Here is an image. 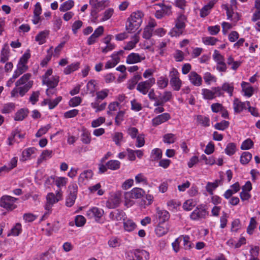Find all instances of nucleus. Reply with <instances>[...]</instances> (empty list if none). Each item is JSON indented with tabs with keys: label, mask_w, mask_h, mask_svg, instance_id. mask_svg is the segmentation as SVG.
<instances>
[{
	"label": "nucleus",
	"mask_w": 260,
	"mask_h": 260,
	"mask_svg": "<svg viewBox=\"0 0 260 260\" xmlns=\"http://www.w3.org/2000/svg\"><path fill=\"white\" fill-rule=\"evenodd\" d=\"M144 14L139 11L132 13L127 18L126 30L128 33H132L137 30L142 22Z\"/></svg>",
	"instance_id": "nucleus-1"
},
{
	"label": "nucleus",
	"mask_w": 260,
	"mask_h": 260,
	"mask_svg": "<svg viewBox=\"0 0 260 260\" xmlns=\"http://www.w3.org/2000/svg\"><path fill=\"white\" fill-rule=\"evenodd\" d=\"M17 199L10 196H3L0 200V206L8 210L12 211L16 208L14 204Z\"/></svg>",
	"instance_id": "nucleus-2"
},
{
	"label": "nucleus",
	"mask_w": 260,
	"mask_h": 260,
	"mask_svg": "<svg viewBox=\"0 0 260 260\" xmlns=\"http://www.w3.org/2000/svg\"><path fill=\"white\" fill-rule=\"evenodd\" d=\"M155 83V80L154 78H150L148 80L139 83L137 85V90L145 95Z\"/></svg>",
	"instance_id": "nucleus-3"
},
{
	"label": "nucleus",
	"mask_w": 260,
	"mask_h": 260,
	"mask_svg": "<svg viewBox=\"0 0 260 260\" xmlns=\"http://www.w3.org/2000/svg\"><path fill=\"white\" fill-rule=\"evenodd\" d=\"M202 94L204 99L207 100H212L216 96H220L223 94L221 91L220 87H213L212 90L208 89H202Z\"/></svg>",
	"instance_id": "nucleus-4"
},
{
	"label": "nucleus",
	"mask_w": 260,
	"mask_h": 260,
	"mask_svg": "<svg viewBox=\"0 0 260 260\" xmlns=\"http://www.w3.org/2000/svg\"><path fill=\"white\" fill-rule=\"evenodd\" d=\"M145 191L140 188L136 187L133 188L131 191L126 192L125 193V204H128V201L131 202V199H137L141 198L144 196Z\"/></svg>",
	"instance_id": "nucleus-5"
},
{
	"label": "nucleus",
	"mask_w": 260,
	"mask_h": 260,
	"mask_svg": "<svg viewBox=\"0 0 260 260\" xmlns=\"http://www.w3.org/2000/svg\"><path fill=\"white\" fill-rule=\"evenodd\" d=\"M205 207L202 205L198 206L196 209L191 213L190 217L192 220H199L201 218H205L208 215Z\"/></svg>",
	"instance_id": "nucleus-6"
},
{
	"label": "nucleus",
	"mask_w": 260,
	"mask_h": 260,
	"mask_svg": "<svg viewBox=\"0 0 260 260\" xmlns=\"http://www.w3.org/2000/svg\"><path fill=\"white\" fill-rule=\"evenodd\" d=\"M135 257H129L127 260H148L149 257V253L145 250L135 249L133 252ZM128 257H130L128 255Z\"/></svg>",
	"instance_id": "nucleus-7"
},
{
	"label": "nucleus",
	"mask_w": 260,
	"mask_h": 260,
	"mask_svg": "<svg viewBox=\"0 0 260 260\" xmlns=\"http://www.w3.org/2000/svg\"><path fill=\"white\" fill-rule=\"evenodd\" d=\"M156 7H159L160 9L156 10L155 14V16L158 18L160 19L165 15H169L171 13V7L166 6L163 4H158L155 5Z\"/></svg>",
	"instance_id": "nucleus-8"
},
{
	"label": "nucleus",
	"mask_w": 260,
	"mask_h": 260,
	"mask_svg": "<svg viewBox=\"0 0 260 260\" xmlns=\"http://www.w3.org/2000/svg\"><path fill=\"white\" fill-rule=\"evenodd\" d=\"M170 216V213L168 211L160 210L159 208H156L155 217L158 222L166 223V221L169 219Z\"/></svg>",
	"instance_id": "nucleus-9"
},
{
	"label": "nucleus",
	"mask_w": 260,
	"mask_h": 260,
	"mask_svg": "<svg viewBox=\"0 0 260 260\" xmlns=\"http://www.w3.org/2000/svg\"><path fill=\"white\" fill-rule=\"evenodd\" d=\"M170 229V225L168 223L158 222L155 232L158 237H161L167 234Z\"/></svg>",
	"instance_id": "nucleus-10"
},
{
	"label": "nucleus",
	"mask_w": 260,
	"mask_h": 260,
	"mask_svg": "<svg viewBox=\"0 0 260 260\" xmlns=\"http://www.w3.org/2000/svg\"><path fill=\"white\" fill-rule=\"evenodd\" d=\"M89 3L92 7L91 13L93 15L96 14L105 7L104 1H89Z\"/></svg>",
	"instance_id": "nucleus-11"
},
{
	"label": "nucleus",
	"mask_w": 260,
	"mask_h": 260,
	"mask_svg": "<svg viewBox=\"0 0 260 260\" xmlns=\"http://www.w3.org/2000/svg\"><path fill=\"white\" fill-rule=\"evenodd\" d=\"M171 118L170 115L168 113H165L157 116L154 117L152 120V125L153 126H157L169 120Z\"/></svg>",
	"instance_id": "nucleus-12"
},
{
	"label": "nucleus",
	"mask_w": 260,
	"mask_h": 260,
	"mask_svg": "<svg viewBox=\"0 0 260 260\" xmlns=\"http://www.w3.org/2000/svg\"><path fill=\"white\" fill-rule=\"evenodd\" d=\"M145 59V56L142 57L136 53H132L127 57L126 62L128 64H134L140 62Z\"/></svg>",
	"instance_id": "nucleus-13"
},
{
	"label": "nucleus",
	"mask_w": 260,
	"mask_h": 260,
	"mask_svg": "<svg viewBox=\"0 0 260 260\" xmlns=\"http://www.w3.org/2000/svg\"><path fill=\"white\" fill-rule=\"evenodd\" d=\"M59 82V77L57 76H52L50 78L42 80L43 84L46 85L48 88H55Z\"/></svg>",
	"instance_id": "nucleus-14"
},
{
	"label": "nucleus",
	"mask_w": 260,
	"mask_h": 260,
	"mask_svg": "<svg viewBox=\"0 0 260 260\" xmlns=\"http://www.w3.org/2000/svg\"><path fill=\"white\" fill-rule=\"evenodd\" d=\"M190 82L194 86H200L202 83V77L196 72H191L188 75Z\"/></svg>",
	"instance_id": "nucleus-15"
},
{
	"label": "nucleus",
	"mask_w": 260,
	"mask_h": 260,
	"mask_svg": "<svg viewBox=\"0 0 260 260\" xmlns=\"http://www.w3.org/2000/svg\"><path fill=\"white\" fill-rule=\"evenodd\" d=\"M47 203L45 205V209L47 210H50L52 206L55 203L59 201V199L55 198V196L53 193H49L47 197Z\"/></svg>",
	"instance_id": "nucleus-16"
},
{
	"label": "nucleus",
	"mask_w": 260,
	"mask_h": 260,
	"mask_svg": "<svg viewBox=\"0 0 260 260\" xmlns=\"http://www.w3.org/2000/svg\"><path fill=\"white\" fill-rule=\"evenodd\" d=\"M120 202V199L117 196H114L111 197L106 203V206L107 207L110 209H113L119 205Z\"/></svg>",
	"instance_id": "nucleus-17"
},
{
	"label": "nucleus",
	"mask_w": 260,
	"mask_h": 260,
	"mask_svg": "<svg viewBox=\"0 0 260 260\" xmlns=\"http://www.w3.org/2000/svg\"><path fill=\"white\" fill-rule=\"evenodd\" d=\"M10 49L7 44H4L1 52V62L5 63L9 58Z\"/></svg>",
	"instance_id": "nucleus-18"
},
{
	"label": "nucleus",
	"mask_w": 260,
	"mask_h": 260,
	"mask_svg": "<svg viewBox=\"0 0 260 260\" xmlns=\"http://www.w3.org/2000/svg\"><path fill=\"white\" fill-rule=\"evenodd\" d=\"M187 20L186 17L183 15L181 14L176 19L175 23V26L183 30H184L186 24H185V21Z\"/></svg>",
	"instance_id": "nucleus-19"
},
{
	"label": "nucleus",
	"mask_w": 260,
	"mask_h": 260,
	"mask_svg": "<svg viewBox=\"0 0 260 260\" xmlns=\"http://www.w3.org/2000/svg\"><path fill=\"white\" fill-rule=\"evenodd\" d=\"M28 110L27 109H21L18 110L15 114L14 120L15 121H22L28 114Z\"/></svg>",
	"instance_id": "nucleus-20"
},
{
	"label": "nucleus",
	"mask_w": 260,
	"mask_h": 260,
	"mask_svg": "<svg viewBox=\"0 0 260 260\" xmlns=\"http://www.w3.org/2000/svg\"><path fill=\"white\" fill-rule=\"evenodd\" d=\"M28 68L26 64H23L21 63H18L17 64V69L15 71L14 73V77L18 78L23 73L25 72Z\"/></svg>",
	"instance_id": "nucleus-21"
},
{
	"label": "nucleus",
	"mask_w": 260,
	"mask_h": 260,
	"mask_svg": "<svg viewBox=\"0 0 260 260\" xmlns=\"http://www.w3.org/2000/svg\"><path fill=\"white\" fill-rule=\"evenodd\" d=\"M139 33V31L133 36V40L129 41L127 43V45L124 47V50H130L135 47L136 44L139 41V37L138 35Z\"/></svg>",
	"instance_id": "nucleus-22"
},
{
	"label": "nucleus",
	"mask_w": 260,
	"mask_h": 260,
	"mask_svg": "<svg viewBox=\"0 0 260 260\" xmlns=\"http://www.w3.org/2000/svg\"><path fill=\"white\" fill-rule=\"evenodd\" d=\"M33 85V81H28L25 85L22 86L17 87L19 94L21 96H23L31 88Z\"/></svg>",
	"instance_id": "nucleus-23"
},
{
	"label": "nucleus",
	"mask_w": 260,
	"mask_h": 260,
	"mask_svg": "<svg viewBox=\"0 0 260 260\" xmlns=\"http://www.w3.org/2000/svg\"><path fill=\"white\" fill-rule=\"evenodd\" d=\"M241 86L245 95L250 97L253 94V88L248 83L243 82Z\"/></svg>",
	"instance_id": "nucleus-24"
},
{
	"label": "nucleus",
	"mask_w": 260,
	"mask_h": 260,
	"mask_svg": "<svg viewBox=\"0 0 260 260\" xmlns=\"http://www.w3.org/2000/svg\"><path fill=\"white\" fill-rule=\"evenodd\" d=\"M31 75L30 73H26L24 74L19 80H18L15 83V86L19 87L22 85H25L30 80Z\"/></svg>",
	"instance_id": "nucleus-25"
},
{
	"label": "nucleus",
	"mask_w": 260,
	"mask_h": 260,
	"mask_svg": "<svg viewBox=\"0 0 260 260\" xmlns=\"http://www.w3.org/2000/svg\"><path fill=\"white\" fill-rule=\"evenodd\" d=\"M103 210L96 207H93L87 212V215L100 218L103 216Z\"/></svg>",
	"instance_id": "nucleus-26"
},
{
	"label": "nucleus",
	"mask_w": 260,
	"mask_h": 260,
	"mask_svg": "<svg viewBox=\"0 0 260 260\" xmlns=\"http://www.w3.org/2000/svg\"><path fill=\"white\" fill-rule=\"evenodd\" d=\"M214 5V3L213 1H210L209 3L207 5H205L200 11V16L202 17H205L207 16L210 11V10L213 8Z\"/></svg>",
	"instance_id": "nucleus-27"
},
{
	"label": "nucleus",
	"mask_w": 260,
	"mask_h": 260,
	"mask_svg": "<svg viewBox=\"0 0 260 260\" xmlns=\"http://www.w3.org/2000/svg\"><path fill=\"white\" fill-rule=\"evenodd\" d=\"M123 226L125 231L127 232H132L136 229L137 225L133 220L127 219L124 220Z\"/></svg>",
	"instance_id": "nucleus-28"
},
{
	"label": "nucleus",
	"mask_w": 260,
	"mask_h": 260,
	"mask_svg": "<svg viewBox=\"0 0 260 260\" xmlns=\"http://www.w3.org/2000/svg\"><path fill=\"white\" fill-rule=\"evenodd\" d=\"M49 35L48 31H41L36 37L35 40L38 42L39 44L42 45L46 42V39Z\"/></svg>",
	"instance_id": "nucleus-29"
},
{
	"label": "nucleus",
	"mask_w": 260,
	"mask_h": 260,
	"mask_svg": "<svg viewBox=\"0 0 260 260\" xmlns=\"http://www.w3.org/2000/svg\"><path fill=\"white\" fill-rule=\"evenodd\" d=\"M252 154L249 152L245 151L242 153L240 161L242 165L247 164L252 158Z\"/></svg>",
	"instance_id": "nucleus-30"
},
{
	"label": "nucleus",
	"mask_w": 260,
	"mask_h": 260,
	"mask_svg": "<svg viewBox=\"0 0 260 260\" xmlns=\"http://www.w3.org/2000/svg\"><path fill=\"white\" fill-rule=\"evenodd\" d=\"M234 109L236 113L241 112L245 108V103L236 99L234 101Z\"/></svg>",
	"instance_id": "nucleus-31"
},
{
	"label": "nucleus",
	"mask_w": 260,
	"mask_h": 260,
	"mask_svg": "<svg viewBox=\"0 0 260 260\" xmlns=\"http://www.w3.org/2000/svg\"><path fill=\"white\" fill-rule=\"evenodd\" d=\"M142 79L140 75H135L131 80L128 81L127 88L130 89H133L138 82Z\"/></svg>",
	"instance_id": "nucleus-32"
},
{
	"label": "nucleus",
	"mask_w": 260,
	"mask_h": 260,
	"mask_svg": "<svg viewBox=\"0 0 260 260\" xmlns=\"http://www.w3.org/2000/svg\"><path fill=\"white\" fill-rule=\"evenodd\" d=\"M221 182V180H216L215 182L213 183L208 182L206 186V190L210 194H213V190L218 186L219 183Z\"/></svg>",
	"instance_id": "nucleus-33"
},
{
	"label": "nucleus",
	"mask_w": 260,
	"mask_h": 260,
	"mask_svg": "<svg viewBox=\"0 0 260 260\" xmlns=\"http://www.w3.org/2000/svg\"><path fill=\"white\" fill-rule=\"evenodd\" d=\"M152 161H157L162 157V151L159 148H155L152 150L151 155Z\"/></svg>",
	"instance_id": "nucleus-34"
},
{
	"label": "nucleus",
	"mask_w": 260,
	"mask_h": 260,
	"mask_svg": "<svg viewBox=\"0 0 260 260\" xmlns=\"http://www.w3.org/2000/svg\"><path fill=\"white\" fill-rule=\"evenodd\" d=\"M255 8L256 10L252 18V21L254 22L260 19V1H255Z\"/></svg>",
	"instance_id": "nucleus-35"
},
{
	"label": "nucleus",
	"mask_w": 260,
	"mask_h": 260,
	"mask_svg": "<svg viewBox=\"0 0 260 260\" xmlns=\"http://www.w3.org/2000/svg\"><path fill=\"white\" fill-rule=\"evenodd\" d=\"M92 172L91 170L84 171L81 173L79 177V182H83L85 179H88L92 177Z\"/></svg>",
	"instance_id": "nucleus-36"
},
{
	"label": "nucleus",
	"mask_w": 260,
	"mask_h": 260,
	"mask_svg": "<svg viewBox=\"0 0 260 260\" xmlns=\"http://www.w3.org/2000/svg\"><path fill=\"white\" fill-rule=\"evenodd\" d=\"M170 84L174 90L178 91L181 88L182 81L179 77L175 79H170Z\"/></svg>",
	"instance_id": "nucleus-37"
},
{
	"label": "nucleus",
	"mask_w": 260,
	"mask_h": 260,
	"mask_svg": "<svg viewBox=\"0 0 260 260\" xmlns=\"http://www.w3.org/2000/svg\"><path fill=\"white\" fill-rule=\"evenodd\" d=\"M120 163L118 160H110L106 163L107 168L110 170H115L119 168Z\"/></svg>",
	"instance_id": "nucleus-38"
},
{
	"label": "nucleus",
	"mask_w": 260,
	"mask_h": 260,
	"mask_svg": "<svg viewBox=\"0 0 260 260\" xmlns=\"http://www.w3.org/2000/svg\"><path fill=\"white\" fill-rule=\"evenodd\" d=\"M79 67V63H73L68 66L64 70V73L66 74H70L72 72L77 70Z\"/></svg>",
	"instance_id": "nucleus-39"
},
{
	"label": "nucleus",
	"mask_w": 260,
	"mask_h": 260,
	"mask_svg": "<svg viewBox=\"0 0 260 260\" xmlns=\"http://www.w3.org/2000/svg\"><path fill=\"white\" fill-rule=\"evenodd\" d=\"M197 121L203 126L210 125V119L208 117L202 115L197 116Z\"/></svg>",
	"instance_id": "nucleus-40"
},
{
	"label": "nucleus",
	"mask_w": 260,
	"mask_h": 260,
	"mask_svg": "<svg viewBox=\"0 0 260 260\" xmlns=\"http://www.w3.org/2000/svg\"><path fill=\"white\" fill-rule=\"evenodd\" d=\"M74 6V1H65L59 7V10L65 12L71 9Z\"/></svg>",
	"instance_id": "nucleus-41"
},
{
	"label": "nucleus",
	"mask_w": 260,
	"mask_h": 260,
	"mask_svg": "<svg viewBox=\"0 0 260 260\" xmlns=\"http://www.w3.org/2000/svg\"><path fill=\"white\" fill-rule=\"evenodd\" d=\"M236 148V146L235 143H230L227 145L225 149V152L228 155H232L235 153Z\"/></svg>",
	"instance_id": "nucleus-42"
},
{
	"label": "nucleus",
	"mask_w": 260,
	"mask_h": 260,
	"mask_svg": "<svg viewBox=\"0 0 260 260\" xmlns=\"http://www.w3.org/2000/svg\"><path fill=\"white\" fill-rule=\"evenodd\" d=\"M218 41L217 38L212 37H207L203 38V42L207 45H214Z\"/></svg>",
	"instance_id": "nucleus-43"
},
{
	"label": "nucleus",
	"mask_w": 260,
	"mask_h": 260,
	"mask_svg": "<svg viewBox=\"0 0 260 260\" xmlns=\"http://www.w3.org/2000/svg\"><path fill=\"white\" fill-rule=\"evenodd\" d=\"M253 146V142L250 139H247L245 140L241 146L242 150H248L252 148Z\"/></svg>",
	"instance_id": "nucleus-44"
},
{
	"label": "nucleus",
	"mask_w": 260,
	"mask_h": 260,
	"mask_svg": "<svg viewBox=\"0 0 260 260\" xmlns=\"http://www.w3.org/2000/svg\"><path fill=\"white\" fill-rule=\"evenodd\" d=\"M256 225V221L254 217H251L250 220V223L247 227V232L248 234L251 235L253 233V231L255 228Z\"/></svg>",
	"instance_id": "nucleus-45"
},
{
	"label": "nucleus",
	"mask_w": 260,
	"mask_h": 260,
	"mask_svg": "<svg viewBox=\"0 0 260 260\" xmlns=\"http://www.w3.org/2000/svg\"><path fill=\"white\" fill-rule=\"evenodd\" d=\"M175 135L173 134H167L163 137V141L166 143L172 144L175 142Z\"/></svg>",
	"instance_id": "nucleus-46"
},
{
	"label": "nucleus",
	"mask_w": 260,
	"mask_h": 260,
	"mask_svg": "<svg viewBox=\"0 0 260 260\" xmlns=\"http://www.w3.org/2000/svg\"><path fill=\"white\" fill-rule=\"evenodd\" d=\"M229 125V122L228 121L222 120L220 122L215 124L214 127L216 129L223 131Z\"/></svg>",
	"instance_id": "nucleus-47"
},
{
	"label": "nucleus",
	"mask_w": 260,
	"mask_h": 260,
	"mask_svg": "<svg viewBox=\"0 0 260 260\" xmlns=\"http://www.w3.org/2000/svg\"><path fill=\"white\" fill-rule=\"evenodd\" d=\"M196 204L192 200H187L183 205V208L186 211H190L195 206Z\"/></svg>",
	"instance_id": "nucleus-48"
},
{
	"label": "nucleus",
	"mask_w": 260,
	"mask_h": 260,
	"mask_svg": "<svg viewBox=\"0 0 260 260\" xmlns=\"http://www.w3.org/2000/svg\"><path fill=\"white\" fill-rule=\"evenodd\" d=\"M183 30L176 27L175 26L173 27L169 33V35L171 37H178L182 35L183 32Z\"/></svg>",
	"instance_id": "nucleus-49"
},
{
	"label": "nucleus",
	"mask_w": 260,
	"mask_h": 260,
	"mask_svg": "<svg viewBox=\"0 0 260 260\" xmlns=\"http://www.w3.org/2000/svg\"><path fill=\"white\" fill-rule=\"evenodd\" d=\"M15 108V105L13 103H8L5 105L2 110L3 113H9L12 112Z\"/></svg>",
	"instance_id": "nucleus-50"
},
{
	"label": "nucleus",
	"mask_w": 260,
	"mask_h": 260,
	"mask_svg": "<svg viewBox=\"0 0 260 260\" xmlns=\"http://www.w3.org/2000/svg\"><path fill=\"white\" fill-rule=\"evenodd\" d=\"M123 139V134L121 133L116 132L113 137V140L117 146H120V142Z\"/></svg>",
	"instance_id": "nucleus-51"
},
{
	"label": "nucleus",
	"mask_w": 260,
	"mask_h": 260,
	"mask_svg": "<svg viewBox=\"0 0 260 260\" xmlns=\"http://www.w3.org/2000/svg\"><path fill=\"white\" fill-rule=\"evenodd\" d=\"M220 88L221 92L222 90H223L229 93L230 96L232 95L233 91L234 90V87L231 85L230 84L228 83H225L222 85V87Z\"/></svg>",
	"instance_id": "nucleus-52"
},
{
	"label": "nucleus",
	"mask_w": 260,
	"mask_h": 260,
	"mask_svg": "<svg viewBox=\"0 0 260 260\" xmlns=\"http://www.w3.org/2000/svg\"><path fill=\"white\" fill-rule=\"evenodd\" d=\"M51 128L50 124H48L46 126L40 128L36 134V137L37 138L41 137L43 135L46 134L49 129Z\"/></svg>",
	"instance_id": "nucleus-53"
},
{
	"label": "nucleus",
	"mask_w": 260,
	"mask_h": 260,
	"mask_svg": "<svg viewBox=\"0 0 260 260\" xmlns=\"http://www.w3.org/2000/svg\"><path fill=\"white\" fill-rule=\"evenodd\" d=\"M76 225L77 226H82L86 222V219L82 215H78L75 219Z\"/></svg>",
	"instance_id": "nucleus-54"
},
{
	"label": "nucleus",
	"mask_w": 260,
	"mask_h": 260,
	"mask_svg": "<svg viewBox=\"0 0 260 260\" xmlns=\"http://www.w3.org/2000/svg\"><path fill=\"white\" fill-rule=\"evenodd\" d=\"M36 150V149L34 147L29 148L26 150H24L22 152L23 157H24L25 160L27 159L28 158H29L30 156V155L32 154H33L35 152Z\"/></svg>",
	"instance_id": "nucleus-55"
},
{
	"label": "nucleus",
	"mask_w": 260,
	"mask_h": 260,
	"mask_svg": "<svg viewBox=\"0 0 260 260\" xmlns=\"http://www.w3.org/2000/svg\"><path fill=\"white\" fill-rule=\"evenodd\" d=\"M157 84L160 88L166 87L168 84V79L166 78L161 77L157 80Z\"/></svg>",
	"instance_id": "nucleus-56"
},
{
	"label": "nucleus",
	"mask_w": 260,
	"mask_h": 260,
	"mask_svg": "<svg viewBox=\"0 0 260 260\" xmlns=\"http://www.w3.org/2000/svg\"><path fill=\"white\" fill-rule=\"evenodd\" d=\"M82 99L79 96H75L71 99L69 101V105L71 107H76L80 104Z\"/></svg>",
	"instance_id": "nucleus-57"
},
{
	"label": "nucleus",
	"mask_w": 260,
	"mask_h": 260,
	"mask_svg": "<svg viewBox=\"0 0 260 260\" xmlns=\"http://www.w3.org/2000/svg\"><path fill=\"white\" fill-rule=\"evenodd\" d=\"M52 151L49 150H44L40 156V158L38 159V163L42 162L44 160L46 159L47 157H51Z\"/></svg>",
	"instance_id": "nucleus-58"
},
{
	"label": "nucleus",
	"mask_w": 260,
	"mask_h": 260,
	"mask_svg": "<svg viewBox=\"0 0 260 260\" xmlns=\"http://www.w3.org/2000/svg\"><path fill=\"white\" fill-rule=\"evenodd\" d=\"M119 106V104L117 102L111 103L108 106L109 110L107 111L108 114L112 115V112L116 111Z\"/></svg>",
	"instance_id": "nucleus-59"
},
{
	"label": "nucleus",
	"mask_w": 260,
	"mask_h": 260,
	"mask_svg": "<svg viewBox=\"0 0 260 260\" xmlns=\"http://www.w3.org/2000/svg\"><path fill=\"white\" fill-rule=\"evenodd\" d=\"M203 78L205 80V82L208 84H210L211 81H216L215 77L214 76L212 75L211 73L209 72L206 73L204 74Z\"/></svg>",
	"instance_id": "nucleus-60"
},
{
	"label": "nucleus",
	"mask_w": 260,
	"mask_h": 260,
	"mask_svg": "<svg viewBox=\"0 0 260 260\" xmlns=\"http://www.w3.org/2000/svg\"><path fill=\"white\" fill-rule=\"evenodd\" d=\"M213 58L215 61L218 63H221L224 61V57L221 55L218 51L215 50L213 55Z\"/></svg>",
	"instance_id": "nucleus-61"
},
{
	"label": "nucleus",
	"mask_w": 260,
	"mask_h": 260,
	"mask_svg": "<svg viewBox=\"0 0 260 260\" xmlns=\"http://www.w3.org/2000/svg\"><path fill=\"white\" fill-rule=\"evenodd\" d=\"M127 132L132 139H135L138 136V129L135 127H129Z\"/></svg>",
	"instance_id": "nucleus-62"
},
{
	"label": "nucleus",
	"mask_w": 260,
	"mask_h": 260,
	"mask_svg": "<svg viewBox=\"0 0 260 260\" xmlns=\"http://www.w3.org/2000/svg\"><path fill=\"white\" fill-rule=\"evenodd\" d=\"M83 23L81 20H77L74 22L72 26V31L74 34H76L77 31L82 26Z\"/></svg>",
	"instance_id": "nucleus-63"
},
{
	"label": "nucleus",
	"mask_w": 260,
	"mask_h": 260,
	"mask_svg": "<svg viewBox=\"0 0 260 260\" xmlns=\"http://www.w3.org/2000/svg\"><path fill=\"white\" fill-rule=\"evenodd\" d=\"M153 29L150 27H145L143 33V38L145 39H149L152 35Z\"/></svg>",
	"instance_id": "nucleus-64"
}]
</instances>
